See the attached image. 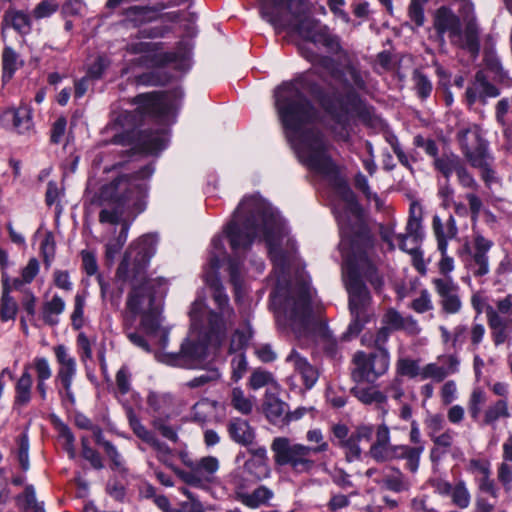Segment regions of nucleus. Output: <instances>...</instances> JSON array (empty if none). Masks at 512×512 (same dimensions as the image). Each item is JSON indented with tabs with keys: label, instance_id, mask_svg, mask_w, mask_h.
<instances>
[{
	"label": "nucleus",
	"instance_id": "nucleus-25",
	"mask_svg": "<svg viewBox=\"0 0 512 512\" xmlns=\"http://www.w3.org/2000/svg\"><path fill=\"white\" fill-rule=\"evenodd\" d=\"M169 141L166 129L154 132H145L139 138L138 146L146 154H158L166 148Z\"/></svg>",
	"mask_w": 512,
	"mask_h": 512
},
{
	"label": "nucleus",
	"instance_id": "nucleus-47",
	"mask_svg": "<svg viewBox=\"0 0 512 512\" xmlns=\"http://www.w3.org/2000/svg\"><path fill=\"white\" fill-rule=\"evenodd\" d=\"M6 20L21 34H27L31 30V18L23 11H11L7 13Z\"/></svg>",
	"mask_w": 512,
	"mask_h": 512
},
{
	"label": "nucleus",
	"instance_id": "nucleus-15",
	"mask_svg": "<svg viewBox=\"0 0 512 512\" xmlns=\"http://www.w3.org/2000/svg\"><path fill=\"white\" fill-rule=\"evenodd\" d=\"M500 95V90L488 81L482 71L475 74L473 83L467 87L465 98L468 106H473L477 101L483 105L487 103V98H495Z\"/></svg>",
	"mask_w": 512,
	"mask_h": 512
},
{
	"label": "nucleus",
	"instance_id": "nucleus-7",
	"mask_svg": "<svg viewBox=\"0 0 512 512\" xmlns=\"http://www.w3.org/2000/svg\"><path fill=\"white\" fill-rule=\"evenodd\" d=\"M306 439L316 446H308L293 442L288 437H276L271 443L273 459L278 466H289L297 474L309 473L316 466L312 455L324 453L328 450L329 444L324 440L320 429H311L306 433Z\"/></svg>",
	"mask_w": 512,
	"mask_h": 512
},
{
	"label": "nucleus",
	"instance_id": "nucleus-64",
	"mask_svg": "<svg viewBox=\"0 0 512 512\" xmlns=\"http://www.w3.org/2000/svg\"><path fill=\"white\" fill-rule=\"evenodd\" d=\"M244 469L257 480L268 477L270 472L268 463L256 461L254 459H248L244 464Z\"/></svg>",
	"mask_w": 512,
	"mask_h": 512
},
{
	"label": "nucleus",
	"instance_id": "nucleus-48",
	"mask_svg": "<svg viewBox=\"0 0 512 512\" xmlns=\"http://www.w3.org/2000/svg\"><path fill=\"white\" fill-rule=\"evenodd\" d=\"M396 448L397 444H371L369 454L377 462H389L394 460Z\"/></svg>",
	"mask_w": 512,
	"mask_h": 512
},
{
	"label": "nucleus",
	"instance_id": "nucleus-10",
	"mask_svg": "<svg viewBox=\"0 0 512 512\" xmlns=\"http://www.w3.org/2000/svg\"><path fill=\"white\" fill-rule=\"evenodd\" d=\"M353 364L351 375L355 382L373 383L388 371L390 354L387 349L370 353L357 351L353 356Z\"/></svg>",
	"mask_w": 512,
	"mask_h": 512
},
{
	"label": "nucleus",
	"instance_id": "nucleus-53",
	"mask_svg": "<svg viewBox=\"0 0 512 512\" xmlns=\"http://www.w3.org/2000/svg\"><path fill=\"white\" fill-rule=\"evenodd\" d=\"M130 428L133 430L134 434L140 438L143 442L149 443L155 437L154 433L146 429V427L141 423L140 419L135 415L132 410L128 411L127 414Z\"/></svg>",
	"mask_w": 512,
	"mask_h": 512
},
{
	"label": "nucleus",
	"instance_id": "nucleus-45",
	"mask_svg": "<svg viewBox=\"0 0 512 512\" xmlns=\"http://www.w3.org/2000/svg\"><path fill=\"white\" fill-rule=\"evenodd\" d=\"M423 424L426 435L430 440L447 428L444 416L441 413L428 412L424 418Z\"/></svg>",
	"mask_w": 512,
	"mask_h": 512
},
{
	"label": "nucleus",
	"instance_id": "nucleus-38",
	"mask_svg": "<svg viewBox=\"0 0 512 512\" xmlns=\"http://www.w3.org/2000/svg\"><path fill=\"white\" fill-rule=\"evenodd\" d=\"M136 125L135 115L131 112L125 111L118 115V117L114 120L115 128L117 126L124 129L125 133L115 134L113 137V142L116 144H130L132 136L130 135V130Z\"/></svg>",
	"mask_w": 512,
	"mask_h": 512
},
{
	"label": "nucleus",
	"instance_id": "nucleus-49",
	"mask_svg": "<svg viewBox=\"0 0 512 512\" xmlns=\"http://www.w3.org/2000/svg\"><path fill=\"white\" fill-rule=\"evenodd\" d=\"M17 500L27 512H45L43 505L36 500L35 489L32 485H27Z\"/></svg>",
	"mask_w": 512,
	"mask_h": 512
},
{
	"label": "nucleus",
	"instance_id": "nucleus-19",
	"mask_svg": "<svg viewBox=\"0 0 512 512\" xmlns=\"http://www.w3.org/2000/svg\"><path fill=\"white\" fill-rule=\"evenodd\" d=\"M432 230L437 241V248L443 252L448 249V241L455 239L458 235L457 223L452 215H449L445 221L438 215H434Z\"/></svg>",
	"mask_w": 512,
	"mask_h": 512
},
{
	"label": "nucleus",
	"instance_id": "nucleus-6",
	"mask_svg": "<svg viewBox=\"0 0 512 512\" xmlns=\"http://www.w3.org/2000/svg\"><path fill=\"white\" fill-rule=\"evenodd\" d=\"M334 78L344 85V91H334L331 94L324 95L321 99V105L326 113L331 117L340 130L335 132L340 138H347V127L358 117H362L366 108L360 96L355 91L366 89L367 72L360 70L358 65L348 62L342 69L336 70Z\"/></svg>",
	"mask_w": 512,
	"mask_h": 512
},
{
	"label": "nucleus",
	"instance_id": "nucleus-11",
	"mask_svg": "<svg viewBox=\"0 0 512 512\" xmlns=\"http://www.w3.org/2000/svg\"><path fill=\"white\" fill-rule=\"evenodd\" d=\"M462 152L473 167L485 169L488 165V144L481 136L479 126H462L457 132Z\"/></svg>",
	"mask_w": 512,
	"mask_h": 512
},
{
	"label": "nucleus",
	"instance_id": "nucleus-17",
	"mask_svg": "<svg viewBox=\"0 0 512 512\" xmlns=\"http://www.w3.org/2000/svg\"><path fill=\"white\" fill-rule=\"evenodd\" d=\"M434 27L440 40L444 41V35L448 34L450 40L461 38V23L457 15L447 7H440L434 17Z\"/></svg>",
	"mask_w": 512,
	"mask_h": 512
},
{
	"label": "nucleus",
	"instance_id": "nucleus-59",
	"mask_svg": "<svg viewBox=\"0 0 512 512\" xmlns=\"http://www.w3.org/2000/svg\"><path fill=\"white\" fill-rule=\"evenodd\" d=\"M87 292L77 293L74 297V309L71 315L72 325L79 329L83 324L84 307L86 302Z\"/></svg>",
	"mask_w": 512,
	"mask_h": 512
},
{
	"label": "nucleus",
	"instance_id": "nucleus-8",
	"mask_svg": "<svg viewBox=\"0 0 512 512\" xmlns=\"http://www.w3.org/2000/svg\"><path fill=\"white\" fill-rule=\"evenodd\" d=\"M272 4L279 6L275 19L271 20L262 11V2H260V12L262 18L271 23L279 32L282 30H292L298 33L302 38L313 42L315 31L323 27L318 20L306 15V0H268Z\"/></svg>",
	"mask_w": 512,
	"mask_h": 512
},
{
	"label": "nucleus",
	"instance_id": "nucleus-3",
	"mask_svg": "<svg viewBox=\"0 0 512 512\" xmlns=\"http://www.w3.org/2000/svg\"><path fill=\"white\" fill-rule=\"evenodd\" d=\"M157 237L145 234L132 241L117 268V279L131 284L126 301L124 332L129 341L150 352L149 340L159 336L164 348L168 333L161 328L160 300L167 292L164 278H147V267L156 251Z\"/></svg>",
	"mask_w": 512,
	"mask_h": 512
},
{
	"label": "nucleus",
	"instance_id": "nucleus-30",
	"mask_svg": "<svg viewBox=\"0 0 512 512\" xmlns=\"http://www.w3.org/2000/svg\"><path fill=\"white\" fill-rule=\"evenodd\" d=\"M510 417L508 399H498L484 410L482 424L495 428L501 419H509Z\"/></svg>",
	"mask_w": 512,
	"mask_h": 512
},
{
	"label": "nucleus",
	"instance_id": "nucleus-52",
	"mask_svg": "<svg viewBox=\"0 0 512 512\" xmlns=\"http://www.w3.org/2000/svg\"><path fill=\"white\" fill-rule=\"evenodd\" d=\"M412 80L417 95L421 99H427L431 95L433 89V85L430 79L421 71L415 70Z\"/></svg>",
	"mask_w": 512,
	"mask_h": 512
},
{
	"label": "nucleus",
	"instance_id": "nucleus-37",
	"mask_svg": "<svg viewBox=\"0 0 512 512\" xmlns=\"http://www.w3.org/2000/svg\"><path fill=\"white\" fill-rule=\"evenodd\" d=\"M463 165L464 162L455 154H443L434 159L435 169L439 171L447 181L451 175L456 174Z\"/></svg>",
	"mask_w": 512,
	"mask_h": 512
},
{
	"label": "nucleus",
	"instance_id": "nucleus-16",
	"mask_svg": "<svg viewBox=\"0 0 512 512\" xmlns=\"http://www.w3.org/2000/svg\"><path fill=\"white\" fill-rule=\"evenodd\" d=\"M0 124L15 129L19 134L30 133L33 129L32 112L27 106L7 109L0 114Z\"/></svg>",
	"mask_w": 512,
	"mask_h": 512
},
{
	"label": "nucleus",
	"instance_id": "nucleus-39",
	"mask_svg": "<svg viewBox=\"0 0 512 512\" xmlns=\"http://www.w3.org/2000/svg\"><path fill=\"white\" fill-rule=\"evenodd\" d=\"M396 240L399 248L412 256L414 266L420 270L421 267L424 266L422 253L420 251V240H417L415 237H409L402 234H398L396 236Z\"/></svg>",
	"mask_w": 512,
	"mask_h": 512
},
{
	"label": "nucleus",
	"instance_id": "nucleus-9",
	"mask_svg": "<svg viewBox=\"0 0 512 512\" xmlns=\"http://www.w3.org/2000/svg\"><path fill=\"white\" fill-rule=\"evenodd\" d=\"M181 98L182 94L178 90L165 93L151 92L139 94L132 103L137 106L136 111L139 116H152L166 121L174 116Z\"/></svg>",
	"mask_w": 512,
	"mask_h": 512
},
{
	"label": "nucleus",
	"instance_id": "nucleus-18",
	"mask_svg": "<svg viewBox=\"0 0 512 512\" xmlns=\"http://www.w3.org/2000/svg\"><path fill=\"white\" fill-rule=\"evenodd\" d=\"M76 374L77 364L57 368L54 382L58 395L63 403L74 405L76 402V397L72 389Z\"/></svg>",
	"mask_w": 512,
	"mask_h": 512
},
{
	"label": "nucleus",
	"instance_id": "nucleus-62",
	"mask_svg": "<svg viewBox=\"0 0 512 512\" xmlns=\"http://www.w3.org/2000/svg\"><path fill=\"white\" fill-rule=\"evenodd\" d=\"M428 0H411L408 7V15L417 27L423 26L425 22L424 7Z\"/></svg>",
	"mask_w": 512,
	"mask_h": 512
},
{
	"label": "nucleus",
	"instance_id": "nucleus-34",
	"mask_svg": "<svg viewBox=\"0 0 512 512\" xmlns=\"http://www.w3.org/2000/svg\"><path fill=\"white\" fill-rule=\"evenodd\" d=\"M3 292L0 300V317L2 321L14 319L18 311L16 301L10 296L9 280L2 274Z\"/></svg>",
	"mask_w": 512,
	"mask_h": 512
},
{
	"label": "nucleus",
	"instance_id": "nucleus-43",
	"mask_svg": "<svg viewBox=\"0 0 512 512\" xmlns=\"http://www.w3.org/2000/svg\"><path fill=\"white\" fill-rule=\"evenodd\" d=\"M230 404L243 415H249L253 410V401L240 387H235L230 392Z\"/></svg>",
	"mask_w": 512,
	"mask_h": 512
},
{
	"label": "nucleus",
	"instance_id": "nucleus-2",
	"mask_svg": "<svg viewBox=\"0 0 512 512\" xmlns=\"http://www.w3.org/2000/svg\"><path fill=\"white\" fill-rule=\"evenodd\" d=\"M224 233L234 251L246 250L254 241L265 242L276 278L274 303L285 290L284 300L276 311L278 324L291 329L304 344L316 341L318 333L325 332V327L312 314L314 291L310 283L305 279L290 282V266L295 258L296 244L279 212L258 195L246 196L233 213Z\"/></svg>",
	"mask_w": 512,
	"mask_h": 512
},
{
	"label": "nucleus",
	"instance_id": "nucleus-61",
	"mask_svg": "<svg viewBox=\"0 0 512 512\" xmlns=\"http://www.w3.org/2000/svg\"><path fill=\"white\" fill-rule=\"evenodd\" d=\"M39 272V262L35 258H31L27 265L22 269V279H14L13 287L18 289L23 283H30Z\"/></svg>",
	"mask_w": 512,
	"mask_h": 512
},
{
	"label": "nucleus",
	"instance_id": "nucleus-33",
	"mask_svg": "<svg viewBox=\"0 0 512 512\" xmlns=\"http://www.w3.org/2000/svg\"><path fill=\"white\" fill-rule=\"evenodd\" d=\"M119 223L121 224L120 232L117 236L109 239L105 245V257L108 261L111 262L114 261L126 243L130 229V223L128 221L121 219Z\"/></svg>",
	"mask_w": 512,
	"mask_h": 512
},
{
	"label": "nucleus",
	"instance_id": "nucleus-31",
	"mask_svg": "<svg viewBox=\"0 0 512 512\" xmlns=\"http://www.w3.org/2000/svg\"><path fill=\"white\" fill-rule=\"evenodd\" d=\"M449 368H445L436 363H429L422 367L421 380L432 379L437 382L444 380L449 374L458 370L459 360L454 356H449Z\"/></svg>",
	"mask_w": 512,
	"mask_h": 512
},
{
	"label": "nucleus",
	"instance_id": "nucleus-23",
	"mask_svg": "<svg viewBox=\"0 0 512 512\" xmlns=\"http://www.w3.org/2000/svg\"><path fill=\"white\" fill-rule=\"evenodd\" d=\"M33 378L28 366H24L21 376L15 383L13 409L20 410L26 407L32 399Z\"/></svg>",
	"mask_w": 512,
	"mask_h": 512
},
{
	"label": "nucleus",
	"instance_id": "nucleus-41",
	"mask_svg": "<svg viewBox=\"0 0 512 512\" xmlns=\"http://www.w3.org/2000/svg\"><path fill=\"white\" fill-rule=\"evenodd\" d=\"M125 20L134 26L149 22L154 18L155 10L148 6H132L123 12Z\"/></svg>",
	"mask_w": 512,
	"mask_h": 512
},
{
	"label": "nucleus",
	"instance_id": "nucleus-21",
	"mask_svg": "<svg viewBox=\"0 0 512 512\" xmlns=\"http://www.w3.org/2000/svg\"><path fill=\"white\" fill-rule=\"evenodd\" d=\"M374 429L372 425L362 424L355 428L344 443L348 461L359 459L362 453L361 443H369Z\"/></svg>",
	"mask_w": 512,
	"mask_h": 512
},
{
	"label": "nucleus",
	"instance_id": "nucleus-4",
	"mask_svg": "<svg viewBox=\"0 0 512 512\" xmlns=\"http://www.w3.org/2000/svg\"><path fill=\"white\" fill-rule=\"evenodd\" d=\"M226 259L223 237L215 236L211 241L209 259L204 267L203 278L209 287L212 306L203 299H196L190 309L191 327L177 353L158 356L159 361L185 369L203 367L209 346H218L227 330L234 324L236 314L218 276V269Z\"/></svg>",
	"mask_w": 512,
	"mask_h": 512
},
{
	"label": "nucleus",
	"instance_id": "nucleus-20",
	"mask_svg": "<svg viewBox=\"0 0 512 512\" xmlns=\"http://www.w3.org/2000/svg\"><path fill=\"white\" fill-rule=\"evenodd\" d=\"M286 362L291 364L294 371L301 376L306 389H311L315 385L319 377L318 370L297 350H291L286 357Z\"/></svg>",
	"mask_w": 512,
	"mask_h": 512
},
{
	"label": "nucleus",
	"instance_id": "nucleus-36",
	"mask_svg": "<svg viewBox=\"0 0 512 512\" xmlns=\"http://www.w3.org/2000/svg\"><path fill=\"white\" fill-rule=\"evenodd\" d=\"M313 43L323 45L327 51L332 54H340L343 52L340 38L333 34L327 26L319 27L315 31Z\"/></svg>",
	"mask_w": 512,
	"mask_h": 512
},
{
	"label": "nucleus",
	"instance_id": "nucleus-58",
	"mask_svg": "<svg viewBox=\"0 0 512 512\" xmlns=\"http://www.w3.org/2000/svg\"><path fill=\"white\" fill-rule=\"evenodd\" d=\"M454 438L455 432L450 428H446L443 432L433 437L431 439L432 443L434 444V448L431 450L432 460L434 459V455L438 449H449L454 442Z\"/></svg>",
	"mask_w": 512,
	"mask_h": 512
},
{
	"label": "nucleus",
	"instance_id": "nucleus-26",
	"mask_svg": "<svg viewBox=\"0 0 512 512\" xmlns=\"http://www.w3.org/2000/svg\"><path fill=\"white\" fill-rule=\"evenodd\" d=\"M228 433L231 439L243 446L253 443L255 438L254 429L249 422L242 418H232L228 423Z\"/></svg>",
	"mask_w": 512,
	"mask_h": 512
},
{
	"label": "nucleus",
	"instance_id": "nucleus-57",
	"mask_svg": "<svg viewBox=\"0 0 512 512\" xmlns=\"http://www.w3.org/2000/svg\"><path fill=\"white\" fill-rule=\"evenodd\" d=\"M497 480L505 493L512 492V463L501 461L497 465Z\"/></svg>",
	"mask_w": 512,
	"mask_h": 512
},
{
	"label": "nucleus",
	"instance_id": "nucleus-27",
	"mask_svg": "<svg viewBox=\"0 0 512 512\" xmlns=\"http://www.w3.org/2000/svg\"><path fill=\"white\" fill-rule=\"evenodd\" d=\"M451 42L467 49L471 54L479 52V29L474 17L466 19L465 29L463 32L461 31V38H456Z\"/></svg>",
	"mask_w": 512,
	"mask_h": 512
},
{
	"label": "nucleus",
	"instance_id": "nucleus-46",
	"mask_svg": "<svg viewBox=\"0 0 512 512\" xmlns=\"http://www.w3.org/2000/svg\"><path fill=\"white\" fill-rule=\"evenodd\" d=\"M111 59L106 54H99L87 67V77L91 79H100L111 66Z\"/></svg>",
	"mask_w": 512,
	"mask_h": 512
},
{
	"label": "nucleus",
	"instance_id": "nucleus-5",
	"mask_svg": "<svg viewBox=\"0 0 512 512\" xmlns=\"http://www.w3.org/2000/svg\"><path fill=\"white\" fill-rule=\"evenodd\" d=\"M154 173V168L147 165L135 174L119 175L104 184L99 191L101 203L111 205L99 213L100 223L117 225L124 214L136 216L145 209L148 186L145 182Z\"/></svg>",
	"mask_w": 512,
	"mask_h": 512
},
{
	"label": "nucleus",
	"instance_id": "nucleus-54",
	"mask_svg": "<svg viewBox=\"0 0 512 512\" xmlns=\"http://www.w3.org/2000/svg\"><path fill=\"white\" fill-rule=\"evenodd\" d=\"M396 370L399 375L407 376L409 378L420 377L422 375V368H420L416 360L408 358H400L396 364Z\"/></svg>",
	"mask_w": 512,
	"mask_h": 512
},
{
	"label": "nucleus",
	"instance_id": "nucleus-55",
	"mask_svg": "<svg viewBox=\"0 0 512 512\" xmlns=\"http://www.w3.org/2000/svg\"><path fill=\"white\" fill-rule=\"evenodd\" d=\"M230 282L234 286L235 299L239 301L242 296V271L238 261L230 259L228 263Z\"/></svg>",
	"mask_w": 512,
	"mask_h": 512
},
{
	"label": "nucleus",
	"instance_id": "nucleus-51",
	"mask_svg": "<svg viewBox=\"0 0 512 512\" xmlns=\"http://www.w3.org/2000/svg\"><path fill=\"white\" fill-rule=\"evenodd\" d=\"M351 393L364 404L378 403L384 398L380 391L372 387L355 386L351 389Z\"/></svg>",
	"mask_w": 512,
	"mask_h": 512
},
{
	"label": "nucleus",
	"instance_id": "nucleus-50",
	"mask_svg": "<svg viewBox=\"0 0 512 512\" xmlns=\"http://www.w3.org/2000/svg\"><path fill=\"white\" fill-rule=\"evenodd\" d=\"M3 80L8 81L18 69V55L10 47H5L2 54Z\"/></svg>",
	"mask_w": 512,
	"mask_h": 512
},
{
	"label": "nucleus",
	"instance_id": "nucleus-13",
	"mask_svg": "<svg viewBox=\"0 0 512 512\" xmlns=\"http://www.w3.org/2000/svg\"><path fill=\"white\" fill-rule=\"evenodd\" d=\"M494 242L479 232H474L472 247L466 245L470 254L469 269L476 278L486 276L490 272L489 252Z\"/></svg>",
	"mask_w": 512,
	"mask_h": 512
},
{
	"label": "nucleus",
	"instance_id": "nucleus-32",
	"mask_svg": "<svg viewBox=\"0 0 512 512\" xmlns=\"http://www.w3.org/2000/svg\"><path fill=\"white\" fill-rule=\"evenodd\" d=\"M248 385L253 390L266 387V392L280 391V385L274 375L262 368H257L252 372Z\"/></svg>",
	"mask_w": 512,
	"mask_h": 512
},
{
	"label": "nucleus",
	"instance_id": "nucleus-22",
	"mask_svg": "<svg viewBox=\"0 0 512 512\" xmlns=\"http://www.w3.org/2000/svg\"><path fill=\"white\" fill-rule=\"evenodd\" d=\"M425 446H412L409 444H397L394 460H403L404 469L411 474H416L420 467L421 457Z\"/></svg>",
	"mask_w": 512,
	"mask_h": 512
},
{
	"label": "nucleus",
	"instance_id": "nucleus-14",
	"mask_svg": "<svg viewBox=\"0 0 512 512\" xmlns=\"http://www.w3.org/2000/svg\"><path fill=\"white\" fill-rule=\"evenodd\" d=\"M432 283L439 296V304L442 312L446 314H457L462 308L458 284H456L451 277L435 278Z\"/></svg>",
	"mask_w": 512,
	"mask_h": 512
},
{
	"label": "nucleus",
	"instance_id": "nucleus-56",
	"mask_svg": "<svg viewBox=\"0 0 512 512\" xmlns=\"http://www.w3.org/2000/svg\"><path fill=\"white\" fill-rule=\"evenodd\" d=\"M29 371L33 369L36 380H49L52 376L51 365L45 357H35L31 364H27Z\"/></svg>",
	"mask_w": 512,
	"mask_h": 512
},
{
	"label": "nucleus",
	"instance_id": "nucleus-44",
	"mask_svg": "<svg viewBox=\"0 0 512 512\" xmlns=\"http://www.w3.org/2000/svg\"><path fill=\"white\" fill-rule=\"evenodd\" d=\"M451 502L459 509H466L471 503V494L464 480H458L452 489Z\"/></svg>",
	"mask_w": 512,
	"mask_h": 512
},
{
	"label": "nucleus",
	"instance_id": "nucleus-35",
	"mask_svg": "<svg viewBox=\"0 0 512 512\" xmlns=\"http://www.w3.org/2000/svg\"><path fill=\"white\" fill-rule=\"evenodd\" d=\"M65 301L59 296L54 295L49 301L42 306V318L44 322L50 326L59 323V315L65 310Z\"/></svg>",
	"mask_w": 512,
	"mask_h": 512
},
{
	"label": "nucleus",
	"instance_id": "nucleus-60",
	"mask_svg": "<svg viewBox=\"0 0 512 512\" xmlns=\"http://www.w3.org/2000/svg\"><path fill=\"white\" fill-rule=\"evenodd\" d=\"M148 445H150L154 451L156 452V456L165 465L168 467H172V458L173 453L169 446L160 441L156 436L151 440Z\"/></svg>",
	"mask_w": 512,
	"mask_h": 512
},
{
	"label": "nucleus",
	"instance_id": "nucleus-12",
	"mask_svg": "<svg viewBox=\"0 0 512 512\" xmlns=\"http://www.w3.org/2000/svg\"><path fill=\"white\" fill-rule=\"evenodd\" d=\"M218 470L219 460L214 456H206L195 461L192 470L175 469V472L186 484L205 489L216 482Z\"/></svg>",
	"mask_w": 512,
	"mask_h": 512
},
{
	"label": "nucleus",
	"instance_id": "nucleus-28",
	"mask_svg": "<svg viewBox=\"0 0 512 512\" xmlns=\"http://www.w3.org/2000/svg\"><path fill=\"white\" fill-rule=\"evenodd\" d=\"M280 391L266 392L264 399V411L266 417L273 424L281 422L287 413V404L279 398Z\"/></svg>",
	"mask_w": 512,
	"mask_h": 512
},
{
	"label": "nucleus",
	"instance_id": "nucleus-1",
	"mask_svg": "<svg viewBox=\"0 0 512 512\" xmlns=\"http://www.w3.org/2000/svg\"><path fill=\"white\" fill-rule=\"evenodd\" d=\"M305 87L304 76L283 82L274 90L275 108L299 161L331 187L332 209L341 235L339 250L349 305H370L371 296L364 280L377 292L383 286V278L371 257L373 239L363 223L353 191L331 158L330 145L319 130V113L305 97Z\"/></svg>",
	"mask_w": 512,
	"mask_h": 512
},
{
	"label": "nucleus",
	"instance_id": "nucleus-29",
	"mask_svg": "<svg viewBox=\"0 0 512 512\" xmlns=\"http://www.w3.org/2000/svg\"><path fill=\"white\" fill-rule=\"evenodd\" d=\"M273 498L274 492L264 485L257 487L252 492H245L238 495V500L251 509L269 506Z\"/></svg>",
	"mask_w": 512,
	"mask_h": 512
},
{
	"label": "nucleus",
	"instance_id": "nucleus-24",
	"mask_svg": "<svg viewBox=\"0 0 512 512\" xmlns=\"http://www.w3.org/2000/svg\"><path fill=\"white\" fill-rule=\"evenodd\" d=\"M375 482L395 493L408 491L412 486L410 479L397 467H390L381 479L375 480Z\"/></svg>",
	"mask_w": 512,
	"mask_h": 512
},
{
	"label": "nucleus",
	"instance_id": "nucleus-40",
	"mask_svg": "<svg viewBox=\"0 0 512 512\" xmlns=\"http://www.w3.org/2000/svg\"><path fill=\"white\" fill-rule=\"evenodd\" d=\"M218 406V402L203 398L195 403L191 409V418L194 422L205 424L211 418Z\"/></svg>",
	"mask_w": 512,
	"mask_h": 512
},
{
	"label": "nucleus",
	"instance_id": "nucleus-42",
	"mask_svg": "<svg viewBox=\"0 0 512 512\" xmlns=\"http://www.w3.org/2000/svg\"><path fill=\"white\" fill-rule=\"evenodd\" d=\"M98 284L100 286V293L103 302L109 303L114 309H118L121 304V298L123 294L122 288L112 289L108 282L104 280L102 275H97Z\"/></svg>",
	"mask_w": 512,
	"mask_h": 512
},
{
	"label": "nucleus",
	"instance_id": "nucleus-63",
	"mask_svg": "<svg viewBox=\"0 0 512 512\" xmlns=\"http://www.w3.org/2000/svg\"><path fill=\"white\" fill-rule=\"evenodd\" d=\"M105 453L111 461V468L119 473H126L125 460L112 443H105Z\"/></svg>",
	"mask_w": 512,
	"mask_h": 512
}]
</instances>
